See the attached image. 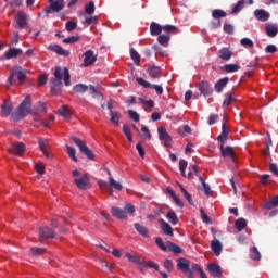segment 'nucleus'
Listing matches in <instances>:
<instances>
[{
    "label": "nucleus",
    "mask_w": 278,
    "mask_h": 278,
    "mask_svg": "<svg viewBox=\"0 0 278 278\" xmlns=\"http://www.w3.org/2000/svg\"><path fill=\"white\" fill-rule=\"evenodd\" d=\"M31 110V97L27 96L23 102L20 104L16 112L12 114L15 121H21V118H25L27 114H29Z\"/></svg>",
    "instance_id": "f257e3e1"
},
{
    "label": "nucleus",
    "mask_w": 278,
    "mask_h": 278,
    "mask_svg": "<svg viewBox=\"0 0 278 278\" xmlns=\"http://www.w3.org/2000/svg\"><path fill=\"white\" fill-rule=\"evenodd\" d=\"M72 175L74 177V184L79 190H88L90 188V179L88 178V174H84L81 176V173H79V170L74 169L72 172Z\"/></svg>",
    "instance_id": "f03ea898"
},
{
    "label": "nucleus",
    "mask_w": 278,
    "mask_h": 278,
    "mask_svg": "<svg viewBox=\"0 0 278 278\" xmlns=\"http://www.w3.org/2000/svg\"><path fill=\"white\" fill-rule=\"evenodd\" d=\"M54 76L56 80L52 81V85L60 86L62 79H64L65 86H71V74L68 73V68L62 70V67H56Z\"/></svg>",
    "instance_id": "7ed1b4c3"
},
{
    "label": "nucleus",
    "mask_w": 278,
    "mask_h": 278,
    "mask_svg": "<svg viewBox=\"0 0 278 278\" xmlns=\"http://www.w3.org/2000/svg\"><path fill=\"white\" fill-rule=\"evenodd\" d=\"M28 71H23L21 67H15L11 75L8 78V86H12L14 77H17L20 84L25 81V77L27 76Z\"/></svg>",
    "instance_id": "20e7f679"
},
{
    "label": "nucleus",
    "mask_w": 278,
    "mask_h": 278,
    "mask_svg": "<svg viewBox=\"0 0 278 278\" xmlns=\"http://www.w3.org/2000/svg\"><path fill=\"white\" fill-rule=\"evenodd\" d=\"M64 0H49V7H47L43 12L46 14H51L53 12H62L64 10Z\"/></svg>",
    "instance_id": "39448f33"
},
{
    "label": "nucleus",
    "mask_w": 278,
    "mask_h": 278,
    "mask_svg": "<svg viewBox=\"0 0 278 278\" xmlns=\"http://www.w3.org/2000/svg\"><path fill=\"white\" fill-rule=\"evenodd\" d=\"M38 144L45 157H47V160H53V154L51 153V144L49 143V139L39 138Z\"/></svg>",
    "instance_id": "423d86ee"
},
{
    "label": "nucleus",
    "mask_w": 278,
    "mask_h": 278,
    "mask_svg": "<svg viewBox=\"0 0 278 278\" xmlns=\"http://www.w3.org/2000/svg\"><path fill=\"white\" fill-rule=\"evenodd\" d=\"M72 140L78 147L80 153H84L85 155H87L89 160H94V153H92V150L88 149V147L86 146V143H84V141H81L77 137H73Z\"/></svg>",
    "instance_id": "0eeeda50"
},
{
    "label": "nucleus",
    "mask_w": 278,
    "mask_h": 278,
    "mask_svg": "<svg viewBox=\"0 0 278 278\" xmlns=\"http://www.w3.org/2000/svg\"><path fill=\"white\" fill-rule=\"evenodd\" d=\"M177 266L179 270H181L186 276L189 278H194V275L192 274V269H190V262L186 258H179L177 261Z\"/></svg>",
    "instance_id": "6e6552de"
},
{
    "label": "nucleus",
    "mask_w": 278,
    "mask_h": 278,
    "mask_svg": "<svg viewBox=\"0 0 278 278\" xmlns=\"http://www.w3.org/2000/svg\"><path fill=\"white\" fill-rule=\"evenodd\" d=\"M137 84H139V86H142V88H154L156 94H162V92H164V88H162V86L160 85H151L149 81L144 80V78H136Z\"/></svg>",
    "instance_id": "1a4fd4ad"
},
{
    "label": "nucleus",
    "mask_w": 278,
    "mask_h": 278,
    "mask_svg": "<svg viewBox=\"0 0 278 278\" xmlns=\"http://www.w3.org/2000/svg\"><path fill=\"white\" fill-rule=\"evenodd\" d=\"M15 23L17 29H25V27H27V14L23 11H18L15 16Z\"/></svg>",
    "instance_id": "9d476101"
},
{
    "label": "nucleus",
    "mask_w": 278,
    "mask_h": 278,
    "mask_svg": "<svg viewBox=\"0 0 278 278\" xmlns=\"http://www.w3.org/2000/svg\"><path fill=\"white\" fill-rule=\"evenodd\" d=\"M108 175H109V187L111 189L109 195L113 197L114 191L113 190H123V185L118 181H116L113 177H112V173L110 170H108Z\"/></svg>",
    "instance_id": "9b49d317"
},
{
    "label": "nucleus",
    "mask_w": 278,
    "mask_h": 278,
    "mask_svg": "<svg viewBox=\"0 0 278 278\" xmlns=\"http://www.w3.org/2000/svg\"><path fill=\"white\" fill-rule=\"evenodd\" d=\"M97 62V54L92 50L84 52V66H92Z\"/></svg>",
    "instance_id": "f8f14e48"
},
{
    "label": "nucleus",
    "mask_w": 278,
    "mask_h": 278,
    "mask_svg": "<svg viewBox=\"0 0 278 278\" xmlns=\"http://www.w3.org/2000/svg\"><path fill=\"white\" fill-rule=\"evenodd\" d=\"M157 132H159V140H162L163 142H165V147L170 148V135H168V132L166 131L165 127H159L157 128Z\"/></svg>",
    "instance_id": "ddd939ff"
},
{
    "label": "nucleus",
    "mask_w": 278,
    "mask_h": 278,
    "mask_svg": "<svg viewBox=\"0 0 278 278\" xmlns=\"http://www.w3.org/2000/svg\"><path fill=\"white\" fill-rule=\"evenodd\" d=\"M112 216H115V218H119V220H127V212L125 208H121L118 206H113L111 208Z\"/></svg>",
    "instance_id": "4468645a"
},
{
    "label": "nucleus",
    "mask_w": 278,
    "mask_h": 278,
    "mask_svg": "<svg viewBox=\"0 0 278 278\" xmlns=\"http://www.w3.org/2000/svg\"><path fill=\"white\" fill-rule=\"evenodd\" d=\"M198 89L200 91L201 94H203V97H210V94H212V87L210 86V83L202 80L199 85H198Z\"/></svg>",
    "instance_id": "2eb2a0df"
},
{
    "label": "nucleus",
    "mask_w": 278,
    "mask_h": 278,
    "mask_svg": "<svg viewBox=\"0 0 278 278\" xmlns=\"http://www.w3.org/2000/svg\"><path fill=\"white\" fill-rule=\"evenodd\" d=\"M49 238H53V230L47 226H43L39 229V240H49Z\"/></svg>",
    "instance_id": "dca6fc26"
},
{
    "label": "nucleus",
    "mask_w": 278,
    "mask_h": 278,
    "mask_svg": "<svg viewBox=\"0 0 278 278\" xmlns=\"http://www.w3.org/2000/svg\"><path fill=\"white\" fill-rule=\"evenodd\" d=\"M254 16L257 18V21L266 23V21L270 18V13L264 9H257L254 11Z\"/></svg>",
    "instance_id": "f3484780"
},
{
    "label": "nucleus",
    "mask_w": 278,
    "mask_h": 278,
    "mask_svg": "<svg viewBox=\"0 0 278 278\" xmlns=\"http://www.w3.org/2000/svg\"><path fill=\"white\" fill-rule=\"evenodd\" d=\"M25 144L15 143L9 148V153H12L13 155H23V153H25Z\"/></svg>",
    "instance_id": "a211bd4d"
},
{
    "label": "nucleus",
    "mask_w": 278,
    "mask_h": 278,
    "mask_svg": "<svg viewBox=\"0 0 278 278\" xmlns=\"http://www.w3.org/2000/svg\"><path fill=\"white\" fill-rule=\"evenodd\" d=\"M48 49L49 51H53L58 55H63V58H68V55H71V52L68 50H65L58 45H51L48 47Z\"/></svg>",
    "instance_id": "6ab92c4d"
},
{
    "label": "nucleus",
    "mask_w": 278,
    "mask_h": 278,
    "mask_svg": "<svg viewBox=\"0 0 278 278\" xmlns=\"http://www.w3.org/2000/svg\"><path fill=\"white\" fill-rule=\"evenodd\" d=\"M265 30L269 38H275L278 34V25L273 23L265 24Z\"/></svg>",
    "instance_id": "aec40b11"
},
{
    "label": "nucleus",
    "mask_w": 278,
    "mask_h": 278,
    "mask_svg": "<svg viewBox=\"0 0 278 278\" xmlns=\"http://www.w3.org/2000/svg\"><path fill=\"white\" fill-rule=\"evenodd\" d=\"M211 249L214 255L218 256L220 253H223V243H220L218 239H215L211 242Z\"/></svg>",
    "instance_id": "412c9836"
},
{
    "label": "nucleus",
    "mask_w": 278,
    "mask_h": 278,
    "mask_svg": "<svg viewBox=\"0 0 278 278\" xmlns=\"http://www.w3.org/2000/svg\"><path fill=\"white\" fill-rule=\"evenodd\" d=\"M125 257H127L128 262H132V264H137L138 266H146L144 261H142L140 256H136L129 252H126Z\"/></svg>",
    "instance_id": "4be33fe9"
},
{
    "label": "nucleus",
    "mask_w": 278,
    "mask_h": 278,
    "mask_svg": "<svg viewBox=\"0 0 278 278\" xmlns=\"http://www.w3.org/2000/svg\"><path fill=\"white\" fill-rule=\"evenodd\" d=\"M159 224L161 225V229L162 231L166 235V236H173V227H170L169 223H166V220L164 219H160Z\"/></svg>",
    "instance_id": "5701e85b"
},
{
    "label": "nucleus",
    "mask_w": 278,
    "mask_h": 278,
    "mask_svg": "<svg viewBox=\"0 0 278 278\" xmlns=\"http://www.w3.org/2000/svg\"><path fill=\"white\" fill-rule=\"evenodd\" d=\"M23 53V50L18 48H11L4 53L5 60H12V58H17V55H21Z\"/></svg>",
    "instance_id": "b1692460"
},
{
    "label": "nucleus",
    "mask_w": 278,
    "mask_h": 278,
    "mask_svg": "<svg viewBox=\"0 0 278 278\" xmlns=\"http://www.w3.org/2000/svg\"><path fill=\"white\" fill-rule=\"evenodd\" d=\"M231 55H233V52H231L228 48H222L218 51V58H220V60H225L226 62L231 60Z\"/></svg>",
    "instance_id": "393cba45"
},
{
    "label": "nucleus",
    "mask_w": 278,
    "mask_h": 278,
    "mask_svg": "<svg viewBox=\"0 0 278 278\" xmlns=\"http://www.w3.org/2000/svg\"><path fill=\"white\" fill-rule=\"evenodd\" d=\"M163 31L162 25L152 22L150 25V34L151 36H160Z\"/></svg>",
    "instance_id": "a878e982"
},
{
    "label": "nucleus",
    "mask_w": 278,
    "mask_h": 278,
    "mask_svg": "<svg viewBox=\"0 0 278 278\" xmlns=\"http://www.w3.org/2000/svg\"><path fill=\"white\" fill-rule=\"evenodd\" d=\"M229 138V129H227V125L223 124L222 134L217 137L218 142L225 144V141Z\"/></svg>",
    "instance_id": "bb28decb"
},
{
    "label": "nucleus",
    "mask_w": 278,
    "mask_h": 278,
    "mask_svg": "<svg viewBox=\"0 0 278 278\" xmlns=\"http://www.w3.org/2000/svg\"><path fill=\"white\" fill-rule=\"evenodd\" d=\"M225 143L220 144V153L223 157H233V149L231 147L224 146Z\"/></svg>",
    "instance_id": "cd10ccee"
},
{
    "label": "nucleus",
    "mask_w": 278,
    "mask_h": 278,
    "mask_svg": "<svg viewBox=\"0 0 278 278\" xmlns=\"http://www.w3.org/2000/svg\"><path fill=\"white\" fill-rule=\"evenodd\" d=\"M207 268H208V273L213 277H220V275H222L220 266H218L216 264H208Z\"/></svg>",
    "instance_id": "c85d7f7f"
},
{
    "label": "nucleus",
    "mask_w": 278,
    "mask_h": 278,
    "mask_svg": "<svg viewBox=\"0 0 278 278\" xmlns=\"http://www.w3.org/2000/svg\"><path fill=\"white\" fill-rule=\"evenodd\" d=\"M134 227L136 231H138V233L142 236V238H149V230L147 229V227L140 225L139 223H136Z\"/></svg>",
    "instance_id": "c756f323"
},
{
    "label": "nucleus",
    "mask_w": 278,
    "mask_h": 278,
    "mask_svg": "<svg viewBox=\"0 0 278 278\" xmlns=\"http://www.w3.org/2000/svg\"><path fill=\"white\" fill-rule=\"evenodd\" d=\"M58 113L63 117L66 118V121L71 119V116H73V113L71 110H68V106L62 105V108L59 109Z\"/></svg>",
    "instance_id": "7c9ffc66"
},
{
    "label": "nucleus",
    "mask_w": 278,
    "mask_h": 278,
    "mask_svg": "<svg viewBox=\"0 0 278 278\" xmlns=\"http://www.w3.org/2000/svg\"><path fill=\"white\" fill-rule=\"evenodd\" d=\"M167 192L178 207H184V202L178 198L177 193H175L173 189L167 188Z\"/></svg>",
    "instance_id": "2f4dec72"
},
{
    "label": "nucleus",
    "mask_w": 278,
    "mask_h": 278,
    "mask_svg": "<svg viewBox=\"0 0 278 278\" xmlns=\"http://www.w3.org/2000/svg\"><path fill=\"white\" fill-rule=\"evenodd\" d=\"M229 83V78H222L215 84V90L216 92H223V88L227 86Z\"/></svg>",
    "instance_id": "473e14b6"
},
{
    "label": "nucleus",
    "mask_w": 278,
    "mask_h": 278,
    "mask_svg": "<svg viewBox=\"0 0 278 278\" xmlns=\"http://www.w3.org/2000/svg\"><path fill=\"white\" fill-rule=\"evenodd\" d=\"M157 42L159 45H161L162 47H168V42H170V35H160L157 37Z\"/></svg>",
    "instance_id": "72a5a7b5"
},
{
    "label": "nucleus",
    "mask_w": 278,
    "mask_h": 278,
    "mask_svg": "<svg viewBox=\"0 0 278 278\" xmlns=\"http://www.w3.org/2000/svg\"><path fill=\"white\" fill-rule=\"evenodd\" d=\"M166 218L172 225H177L179 223V218H177V214L174 211H168Z\"/></svg>",
    "instance_id": "f704fd0d"
},
{
    "label": "nucleus",
    "mask_w": 278,
    "mask_h": 278,
    "mask_svg": "<svg viewBox=\"0 0 278 278\" xmlns=\"http://www.w3.org/2000/svg\"><path fill=\"white\" fill-rule=\"evenodd\" d=\"M226 73H238L240 64H226L223 68Z\"/></svg>",
    "instance_id": "c9c22d12"
},
{
    "label": "nucleus",
    "mask_w": 278,
    "mask_h": 278,
    "mask_svg": "<svg viewBox=\"0 0 278 278\" xmlns=\"http://www.w3.org/2000/svg\"><path fill=\"white\" fill-rule=\"evenodd\" d=\"M265 210H273L274 207H278V195L274 199L269 200L264 204Z\"/></svg>",
    "instance_id": "e433bc0d"
},
{
    "label": "nucleus",
    "mask_w": 278,
    "mask_h": 278,
    "mask_svg": "<svg viewBox=\"0 0 278 278\" xmlns=\"http://www.w3.org/2000/svg\"><path fill=\"white\" fill-rule=\"evenodd\" d=\"M244 5H247V0H239L237 4L232 5V14H238Z\"/></svg>",
    "instance_id": "4c0bfd02"
},
{
    "label": "nucleus",
    "mask_w": 278,
    "mask_h": 278,
    "mask_svg": "<svg viewBox=\"0 0 278 278\" xmlns=\"http://www.w3.org/2000/svg\"><path fill=\"white\" fill-rule=\"evenodd\" d=\"M168 242L170 241L164 243V241L160 237L155 239V244L161 251H168Z\"/></svg>",
    "instance_id": "58836bf2"
},
{
    "label": "nucleus",
    "mask_w": 278,
    "mask_h": 278,
    "mask_svg": "<svg viewBox=\"0 0 278 278\" xmlns=\"http://www.w3.org/2000/svg\"><path fill=\"white\" fill-rule=\"evenodd\" d=\"M130 58L134 61V63L136 64V66L140 65V54L134 48L130 49Z\"/></svg>",
    "instance_id": "ea45409f"
},
{
    "label": "nucleus",
    "mask_w": 278,
    "mask_h": 278,
    "mask_svg": "<svg viewBox=\"0 0 278 278\" xmlns=\"http://www.w3.org/2000/svg\"><path fill=\"white\" fill-rule=\"evenodd\" d=\"M180 188V191L182 192L185 199H187L189 205H194L193 201H192V195L186 190V188H184V186L178 185Z\"/></svg>",
    "instance_id": "a19ab883"
},
{
    "label": "nucleus",
    "mask_w": 278,
    "mask_h": 278,
    "mask_svg": "<svg viewBox=\"0 0 278 278\" xmlns=\"http://www.w3.org/2000/svg\"><path fill=\"white\" fill-rule=\"evenodd\" d=\"M110 116H111V123H114V125L118 127L119 125L118 123L121 121V114L118 112L111 111Z\"/></svg>",
    "instance_id": "79ce46f5"
},
{
    "label": "nucleus",
    "mask_w": 278,
    "mask_h": 278,
    "mask_svg": "<svg viewBox=\"0 0 278 278\" xmlns=\"http://www.w3.org/2000/svg\"><path fill=\"white\" fill-rule=\"evenodd\" d=\"M45 253V249L42 248H30L29 255L30 257H38V255H42Z\"/></svg>",
    "instance_id": "37998d69"
},
{
    "label": "nucleus",
    "mask_w": 278,
    "mask_h": 278,
    "mask_svg": "<svg viewBox=\"0 0 278 278\" xmlns=\"http://www.w3.org/2000/svg\"><path fill=\"white\" fill-rule=\"evenodd\" d=\"M235 226H236V229H238V231H242V229L247 227V219L244 218L237 219L235 223Z\"/></svg>",
    "instance_id": "c03bdc74"
},
{
    "label": "nucleus",
    "mask_w": 278,
    "mask_h": 278,
    "mask_svg": "<svg viewBox=\"0 0 278 278\" xmlns=\"http://www.w3.org/2000/svg\"><path fill=\"white\" fill-rule=\"evenodd\" d=\"M167 251H170L172 253L179 254V253H181V248L173 242H168Z\"/></svg>",
    "instance_id": "a18cd8bd"
},
{
    "label": "nucleus",
    "mask_w": 278,
    "mask_h": 278,
    "mask_svg": "<svg viewBox=\"0 0 278 278\" xmlns=\"http://www.w3.org/2000/svg\"><path fill=\"white\" fill-rule=\"evenodd\" d=\"M241 47H244L245 49H253V40L249 38H243L240 41Z\"/></svg>",
    "instance_id": "49530a36"
},
{
    "label": "nucleus",
    "mask_w": 278,
    "mask_h": 278,
    "mask_svg": "<svg viewBox=\"0 0 278 278\" xmlns=\"http://www.w3.org/2000/svg\"><path fill=\"white\" fill-rule=\"evenodd\" d=\"M213 18H225L227 16V13L220 9H216L212 13Z\"/></svg>",
    "instance_id": "de8ad7c7"
},
{
    "label": "nucleus",
    "mask_w": 278,
    "mask_h": 278,
    "mask_svg": "<svg viewBox=\"0 0 278 278\" xmlns=\"http://www.w3.org/2000/svg\"><path fill=\"white\" fill-rule=\"evenodd\" d=\"M200 181L202 182L204 194H206V197H210V194H212V189L210 185H207L205 180H203V177H200Z\"/></svg>",
    "instance_id": "09e8293b"
},
{
    "label": "nucleus",
    "mask_w": 278,
    "mask_h": 278,
    "mask_svg": "<svg viewBox=\"0 0 278 278\" xmlns=\"http://www.w3.org/2000/svg\"><path fill=\"white\" fill-rule=\"evenodd\" d=\"M2 114L3 116H10L12 114V106L8 102L2 104Z\"/></svg>",
    "instance_id": "8fccbe9b"
},
{
    "label": "nucleus",
    "mask_w": 278,
    "mask_h": 278,
    "mask_svg": "<svg viewBox=\"0 0 278 278\" xmlns=\"http://www.w3.org/2000/svg\"><path fill=\"white\" fill-rule=\"evenodd\" d=\"M186 168H188V161L180 160L179 161V170H180L182 177H186Z\"/></svg>",
    "instance_id": "3c124183"
},
{
    "label": "nucleus",
    "mask_w": 278,
    "mask_h": 278,
    "mask_svg": "<svg viewBox=\"0 0 278 278\" xmlns=\"http://www.w3.org/2000/svg\"><path fill=\"white\" fill-rule=\"evenodd\" d=\"M87 90H88V85L78 84L74 86V92L84 93V92H87Z\"/></svg>",
    "instance_id": "603ef678"
},
{
    "label": "nucleus",
    "mask_w": 278,
    "mask_h": 278,
    "mask_svg": "<svg viewBox=\"0 0 278 278\" xmlns=\"http://www.w3.org/2000/svg\"><path fill=\"white\" fill-rule=\"evenodd\" d=\"M46 168H47V165H45V163H37L35 165V170L37 172L38 175H45Z\"/></svg>",
    "instance_id": "864d4df0"
},
{
    "label": "nucleus",
    "mask_w": 278,
    "mask_h": 278,
    "mask_svg": "<svg viewBox=\"0 0 278 278\" xmlns=\"http://www.w3.org/2000/svg\"><path fill=\"white\" fill-rule=\"evenodd\" d=\"M63 42L65 45H75V42H79V36H71L65 39H63Z\"/></svg>",
    "instance_id": "5fc2aeb1"
},
{
    "label": "nucleus",
    "mask_w": 278,
    "mask_h": 278,
    "mask_svg": "<svg viewBox=\"0 0 278 278\" xmlns=\"http://www.w3.org/2000/svg\"><path fill=\"white\" fill-rule=\"evenodd\" d=\"M67 149V154L71 157V160H73V162H77V156L75 155L76 151L75 148L71 147V146H66Z\"/></svg>",
    "instance_id": "6e6d98bb"
},
{
    "label": "nucleus",
    "mask_w": 278,
    "mask_h": 278,
    "mask_svg": "<svg viewBox=\"0 0 278 278\" xmlns=\"http://www.w3.org/2000/svg\"><path fill=\"white\" fill-rule=\"evenodd\" d=\"M200 214L203 223H205L206 225H212V219L207 216V213H205V210L201 208Z\"/></svg>",
    "instance_id": "4d7b16f0"
},
{
    "label": "nucleus",
    "mask_w": 278,
    "mask_h": 278,
    "mask_svg": "<svg viewBox=\"0 0 278 278\" xmlns=\"http://www.w3.org/2000/svg\"><path fill=\"white\" fill-rule=\"evenodd\" d=\"M141 138H143V140H150L151 138V132L149 131V128L147 126H143L141 128Z\"/></svg>",
    "instance_id": "13d9d810"
},
{
    "label": "nucleus",
    "mask_w": 278,
    "mask_h": 278,
    "mask_svg": "<svg viewBox=\"0 0 278 278\" xmlns=\"http://www.w3.org/2000/svg\"><path fill=\"white\" fill-rule=\"evenodd\" d=\"M98 262L100 264H105V268L111 271L113 268H116V263H108L104 258H99Z\"/></svg>",
    "instance_id": "bf43d9fd"
},
{
    "label": "nucleus",
    "mask_w": 278,
    "mask_h": 278,
    "mask_svg": "<svg viewBox=\"0 0 278 278\" xmlns=\"http://www.w3.org/2000/svg\"><path fill=\"white\" fill-rule=\"evenodd\" d=\"M94 2L90 1L88 4L85 7V12L86 14H94Z\"/></svg>",
    "instance_id": "052dcab7"
},
{
    "label": "nucleus",
    "mask_w": 278,
    "mask_h": 278,
    "mask_svg": "<svg viewBox=\"0 0 278 278\" xmlns=\"http://www.w3.org/2000/svg\"><path fill=\"white\" fill-rule=\"evenodd\" d=\"M149 76L153 77L154 79L160 77V68H157V67H150L149 68Z\"/></svg>",
    "instance_id": "680f3d73"
},
{
    "label": "nucleus",
    "mask_w": 278,
    "mask_h": 278,
    "mask_svg": "<svg viewBox=\"0 0 278 278\" xmlns=\"http://www.w3.org/2000/svg\"><path fill=\"white\" fill-rule=\"evenodd\" d=\"M251 260L257 261L261 260L262 255L260 254V251H257V248H253L250 253Z\"/></svg>",
    "instance_id": "e2e57ef3"
},
{
    "label": "nucleus",
    "mask_w": 278,
    "mask_h": 278,
    "mask_svg": "<svg viewBox=\"0 0 278 278\" xmlns=\"http://www.w3.org/2000/svg\"><path fill=\"white\" fill-rule=\"evenodd\" d=\"M66 31H74V29H77V23L68 21L65 24Z\"/></svg>",
    "instance_id": "0e129e2a"
},
{
    "label": "nucleus",
    "mask_w": 278,
    "mask_h": 278,
    "mask_svg": "<svg viewBox=\"0 0 278 278\" xmlns=\"http://www.w3.org/2000/svg\"><path fill=\"white\" fill-rule=\"evenodd\" d=\"M128 115L135 121V123H138V121H140V115L134 110H129Z\"/></svg>",
    "instance_id": "69168bd1"
},
{
    "label": "nucleus",
    "mask_w": 278,
    "mask_h": 278,
    "mask_svg": "<svg viewBox=\"0 0 278 278\" xmlns=\"http://www.w3.org/2000/svg\"><path fill=\"white\" fill-rule=\"evenodd\" d=\"M163 31H165V34H170L173 31H177V27L173 26V25H165L162 26Z\"/></svg>",
    "instance_id": "338daca9"
},
{
    "label": "nucleus",
    "mask_w": 278,
    "mask_h": 278,
    "mask_svg": "<svg viewBox=\"0 0 278 278\" xmlns=\"http://www.w3.org/2000/svg\"><path fill=\"white\" fill-rule=\"evenodd\" d=\"M124 210L126 214H134L136 212V206H134L132 204H126L124 206Z\"/></svg>",
    "instance_id": "774afa93"
}]
</instances>
